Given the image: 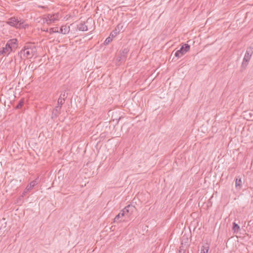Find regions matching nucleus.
Here are the masks:
<instances>
[{
	"label": "nucleus",
	"instance_id": "17",
	"mask_svg": "<svg viewBox=\"0 0 253 253\" xmlns=\"http://www.w3.org/2000/svg\"><path fill=\"white\" fill-rule=\"evenodd\" d=\"M242 184V180L241 178L238 179L236 178L235 180V186L236 188L239 187V189L241 188Z\"/></svg>",
	"mask_w": 253,
	"mask_h": 253
},
{
	"label": "nucleus",
	"instance_id": "6",
	"mask_svg": "<svg viewBox=\"0 0 253 253\" xmlns=\"http://www.w3.org/2000/svg\"><path fill=\"white\" fill-rule=\"evenodd\" d=\"M190 45L188 44H183L180 49L177 50L174 53V55L175 57L179 58L182 57L183 55H184L187 52L189 51L190 50Z\"/></svg>",
	"mask_w": 253,
	"mask_h": 253
},
{
	"label": "nucleus",
	"instance_id": "16",
	"mask_svg": "<svg viewBox=\"0 0 253 253\" xmlns=\"http://www.w3.org/2000/svg\"><path fill=\"white\" fill-rule=\"evenodd\" d=\"M240 230V226L235 222L233 223V230L235 233H238Z\"/></svg>",
	"mask_w": 253,
	"mask_h": 253
},
{
	"label": "nucleus",
	"instance_id": "20",
	"mask_svg": "<svg viewBox=\"0 0 253 253\" xmlns=\"http://www.w3.org/2000/svg\"><path fill=\"white\" fill-rule=\"evenodd\" d=\"M112 41V39H110V37L107 38L106 40L105 41V43L108 44L109 42Z\"/></svg>",
	"mask_w": 253,
	"mask_h": 253
},
{
	"label": "nucleus",
	"instance_id": "5",
	"mask_svg": "<svg viewBox=\"0 0 253 253\" xmlns=\"http://www.w3.org/2000/svg\"><path fill=\"white\" fill-rule=\"evenodd\" d=\"M253 53V48L250 47L247 49L246 52L244 56L242 64V67L245 68L248 66L249 62L250 60V59L252 56Z\"/></svg>",
	"mask_w": 253,
	"mask_h": 253
},
{
	"label": "nucleus",
	"instance_id": "21",
	"mask_svg": "<svg viewBox=\"0 0 253 253\" xmlns=\"http://www.w3.org/2000/svg\"><path fill=\"white\" fill-rule=\"evenodd\" d=\"M42 30L43 31L46 32V29H43V30Z\"/></svg>",
	"mask_w": 253,
	"mask_h": 253
},
{
	"label": "nucleus",
	"instance_id": "12",
	"mask_svg": "<svg viewBox=\"0 0 253 253\" xmlns=\"http://www.w3.org/2000/svg\"><path fill=\"white\" fill-rule=\"evenodd\" d=\"M69 26H67L66 25H65L61 26L60 29V31H59V33L62 34H68L69 32Z\"/></svg>",
	"mask_w": 253,
	"mask_h": 253
},
{
	"label": "nucleus",
	"instance_id": "14",
	"mask_svg": "<svg viewBox=\"0 0 253 253\" xmlns=\"http://www.w3.org/2000/svg\"><path fill=\"white\" fill-rule=\"evenodd\" d=\"M78 28L79 30L82 31H86L88 30L87 26L84 23L80 24Z\"/></svg>",
	"mask_w": 253,
	"mask_h": 253
},
{
	"label": "nucleus",
	"instance_id": "4",
	"mask_svg": "<svg viewBox=\"0 0 253 253\" xmlns=\"http://www.w3.org/2000/svg\"><path fill=\"white\" fill-rule=\"evenodd\" d=\"M59 20V13L58 12L44 15L42 17L43 23H46L48 25L55 23Z\"/></svg>",
	"mask_w": 253,
	"mask_h": 253
},
{
	"label": "nucleus",
	"instance_id": "13",
	"mask_svg": "<svg viewBox=\"0 0 253 253\" xmlns=\"http://www.w3.org/2000/svg\"><path fill=\"white\" fill-rule=\"evenodd\" d=\"M209 248V245L208 244L205 246H202L201 248L200 253H208Z\"/></svg>",
	"mask_w": 253,
	"mask_h": 253
},
{
	"label": "nucleus",
	"instance_id": "10",
	"mask_svg": "<svg viewBox=\"0 0 253 253\" xmlns=\"http://www.w3.org/2000/svg\"><path fill=\"white\" fill-rule=\"evenodd\" d=\"M61 108V106H57L55 107L52 111V118H56L59 115Z\"/></svg>",
	"mask_w": 253,
	"mask_h": 253
},
{
	"label": "nucleus",
	"instance_id": "9",
	"mask_svg": "<svg viewBox=\"0 0 253 253\" xmlns=\"http://www.w3.org/2000/svg\"><path fill=\"white\" fill-rule=\"evenodd\" d=\"M38 184L37 179H35L30 182V183L27 186L25 189L23 193V195H25V193L28 192L29 190L32 189L35 186H36Z\"/></svg>",
	"mask_w": 253,
	"mask_h": 253
},
{
	"label": "nucleus",
	"instance_id": "1",
	"mask_svg": "<svg viewBox=\"0 0 253 253\" xmlns=\"http://www.w3.org/2000/svg\"><path fill=\"white\" fill-rule=\"evenodd\" d=\"M18 46V41L16 39L8 40L5 44L0 46V56H7L14 51Z\"/></svg>",
	"mask_w": 253,
	"mask_h": 253
},
{
	"label": "nucleus",
	"instance_id": "8",
	"mask_svg": "<svg viewBox=\"0 0 253 253\" xmlns=\"http://www.w3.org/2000/svg\"><path fill=\"white\" fill-rule=\"evenodd\" d=\"M123 28V24L121 23L118 24L115 29L112 32V33L110 34V36H111L112 37H116L121 32Z\"/></svg>",
	"mask_w": 253,
	"mask_h": 253
},
{
	"label": "nucleus",
	"instance_id": "3",
	"mask_svg": "<svg viewBox=\"0 0 253 253\" xmlns=\"http://www.w3.org/2000/svg\"><path fill=\"white\" fill-rule=\"evenodd\" d=\"M6 23L16 29H26L28 27V25L25 23L24 20L16 17L8 19Z\"/></svg>",
	"mask_w": 253,
	"mask_h": 253
},
{
	"label": "nucleus",
	"instance_id": "18",
	"mask_svg": "<svg viewBox=\"0 0 253 253\" xmlns=\"http://www.w3.org/2000/svg\"><path fill=\"white\" fill-rule=\"evenodd\" d=\"M65 102V99L64 98H62L61 96L59 97V98L58 99L57 103L58 106H62Z\"/></svg>",
	"mask_w": 253,
	"mask_h": 253
},
{
	"label": "nucleus",
	"instance_id": "19",
	"mask_svg": "<svg viewBox=\"0 0 253 253\" xmlns=\"http://www.w3.org/2000/svg\"><path fill=\"white\" fill-rule=\"evenodd\" d=\"M23 104H24V101H22L21 100L19 104H18V105L17 106V108H19L20 107H21L23 105Z\"/></svg>",
	"mask_w": 253,
	"mask_h": 253
},
{
	"label": "nucleus",
	"instance_id": "11",
	"mask_svg": "<svg viewBox=\"0 0 253 253\" xmlns=\"http://www.w3.org/2000/svg\"><path fill=\"white\" fill-rule=\"evenodd\" d=\"M125 217H126V216L125 215V213L123 212V211L122 210L116 216L114 219V222H119L122 220V218Z\"/></svg>",
	"mask_w": 253,
	"mask_h": 253
},
{
	"label": "nucleus",
	"instance_id": "2",
	"mask_svg": "<svg viewBox=\"0 0 253 253\" xmlns=\"http://www.w3.org/2000/svg\"><path fill=\"white\" fill-rule=\"evenodd\" d=\"M37 53V48L33 43H28L25 45L20 51L21 56L23 55L27 58H31Z\"/></svg>",
	"mask_w": 253,
	"mask_h": 253
},
{
	"label": "nucleus",
	"instance_id": "15",
	"mask_svg": "<svg viewBox=\"0 0 253 253\" xmlns=\"http://www.w3.org/2000/svg\"><path fill=\"white\" fill-rule=\"evenodd\" d=\"M46 32H48L50 34H53V33H59L58 28L56 27L51 28L49 29H46Z\"/></svg>",
	"mask_w": 253,
	"mask_h": 253
},
{
	"label": "nucleus",
	"instance_id": "7",
	"mask_svg": "<svg viewBox=\"0 0 253 253\" xmlns=\"http://www.w3.org/2000/svg\"><path fill=\"white\" fill-rule=\"evenodd\" d=\"M135 209V207L131 205H128L124 208L122 211L125 213L126 218H128L133 213Z\"/></svg>",
	"mask_w": 253,
	"mask_h": 253
}]
</instances>
